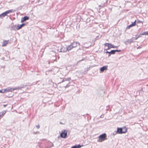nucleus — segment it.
<instances>
[{"mask_svg":"<svg viewBox=\"0 0 148 148\" xmlns=\"http://www.w3.org/2000/svg\"><path fill=\"white\" fill-rule=\"evenodd\" d=\"M127 131V128L124 127L122 128L117 127V134H122L126 133Z\"/></svg>","mask_w":148,"mask_h":148,"instance_id":"1","label":"nucleus"},{"mask_svg":"<svg viewBox=\"0 0 148 148\" xmlns=\"http://www.w3.org/2000/svg\"><path fill=\"white\" fill-rule=\"evenodd\" d=\"M106 134L105 133L100 135L99 136V140H98V141H99L100 142H101L104 141L106 139Z\"/></svg>","mask_w":148,"mask_h":148,"instance_id":"2","label":"nucleus"},{"mask_svg":"<svg viewBox=\"0 0 148 148\" xmlns=\"http://www.w3.org/2000/svg\"><path fill=\"white\" fill-rule=\"evenodd\" d=\"M12 12V10H9L3 13L2 14H0V18H3L5 16H6L8 14L11 13Z\"/></svg>","mask_w":148,"mask_h":148,"instance_id":"3","label":"nucleus"},{"mask_svg":"<svg viewBox=\"0 0 148 148\" xmlns=\"http://www.w3.org/2000/svg\"><path fill=\"white\" fill-rule=\"evenodd\" d=\"M67 134V131L66 130H62L61 133L60 134V136L63 138H65L66 137Z\"/></svg>","mask_w":148,"mask_h":148,"instance_id":"4","label":"nucleus"},{"mask_svg":"<svg viewBox=\"0 0 148 148\" xmlns=\"http://www.w3.org/2000/svg\"><path fill=\"white\" fill-rule=\"evenodd\" d=\"M135 40H136V39H135V38H134V37L132 38L125 41L124 43L126 45H127L128 44H130L131 43L133 42Z\"/></svg>","mask_w":148,"mask_h":148,"instance_id":"5","label":"nucleus"},{"mask_svg":"<svg viewBox=\"0 0 148 148\" xmlns=\"http://www.w3.org/2000/svg\"><path fill=\"white\" fill-rule=\"evenodd\" d=\"M29 18V17L27 16H24L22 18L21 20V22L23 23L26 21L28 20Z\"/></svg>","mask_w":148,"mask_h":148,"instance_id":"6","label":"nucleus"},{"mask_svg":"<svg viewBox=\"0 0 148 148\" xmlns=\"http://www.w3.org/2000/svg\"><path fill=\"white\" fill-rule=\"evenodd\" d=\"M26 24L27 23H23L20 25L18 24L17 25V30H19L21 29L24 26L26 25Z\"/></svg>","mask_w":148,"mask_h":148,"instance_id":"7","label":"nucleus"},{"mask_svg":"<svg viewBox=\"0 0 148 148\" xmlns=\"http://www.w3.org/2000/svg\"><path fill=\"white\" fill-rule=\"evenodd\" d=\"M77 44L79 45V42H73L71 43V45H72V46H73V48H75L77 46Z\"/></svg>","mask_w":148,"mask_h":148,"instance_id":"8","label":"nucleus"},{"mask_svg":"<svg viewBox=\"0 0 148 148\" xmlns=\"http://www.w3.org/2000/svg\"><path fill=\"white\" fill-rule=\"evenodd\" d=\"M67 51V49L66 47H61L60 51H59L60 52H66Z\"/></svg>","mask_w":148,"mask_h":148,"instance_id":"9","label":"nucleus"},{"mask_svg":"<svg viewBox=\"0 0 148 148\" xmlns=\"http://www.w3.org/2000/svg\"><path fill=\"white\" fill-rule=\"evenodd\" d=\"M147 32H145L143 33H140L139 35L137 37V38H135V39L137 40L138 38L139 37H141V35H147V34H146Z\"/></svg>","mask_w":148,"mask_h":148,"instance_id":"10","label":"nucleus"},{"mask_svg":"<svg viewBox=\"0 0 148 148\" xmlns=\"http://www.w3.org/2000/svg\"><path fill=\"white\" fill-rule=\"evenodd\" d=\"M10 28V29L11 30H17V25L16 26V25H13Z\"/></svg>","mask_w":148,"mask_h":148,"instance_id":"11","label":"nucleus"},{"mask_svg":"<svg viewBox=\"0 0 148 148\" xmlns=\"http://www.w3.org/2000/svg\"><path fill=\"white\" fill-rule=\"evenodd\" d=\"M107 67H108L107 66H103L100 68V71L101 72H103L105 70L107 69Z\"/></svg>","mask_w":148,"mask_h":148,"instance_id":"12","label":"nucleus"},{"mask_svg":"<svg viewBox=\"0 0 148 148\" xmlns=\"http://www.w3.org/2000/svg\"><path fill=\"white\" fill-rule=\"evenodd\" d=\"M83 146V145H81L80 144L78 145H75L72 146L71 148H80Z\"/></svg>","mask_w":148,"mask_h":148,"instance_id":"13","label":"nucleus"},{"mask_svg":"<svg viewBox=\"0 0 148 148\" xmlns=\"http://www.w3.org/2000/svg\"><path fill=\"white\" fill-rule=\"evenodd\" d=\"M5 92H12L14 90V88H6L5 89Z\"/></svg>","mask_w":148,"mask_h":148,"instance_id":"14","label":"nucleus"},{"mask_svg":"<svg viewBox=\"0 0 148 148\" xmlns=\"http://www.w3.org/2000/svg\"><path fill=\"white\" fill-rule=\"evenodd\" d=\"M9 40H4L3 43L2 44V46L3 47L5 46L8 43Z\"/></svg>","mask_w":148,"mask_h":148,"instance_id":"15","label":"nucleus"},{"mask_svg":"<svg viewBox=\"0 0 148 148\" xmlns=\"http://www.w3.org/2000/svg\"><path fill=\"white\" fill-rule=\"evenodd\" d=\"M66 48L67 51H69L71 50L73 48V47L71 44L70 45H69L68 46H67L66 47Z\"/></svg>","mask_w":148,"mask_h":148,"instance_id":"16","label":"nucleus"},{"mask_svg":"<svg viewBox=\"0 0 148 148\" xmlns=\"http://www.w3.org/2000/svg\"><path fill=\"white\" fill-rule=\"evenodd\" d=\"M6 110H3L0 112V116L4 115L6 112Z\"/></svg>","mask_w":148,"mask_h":148,"instance_id":"17","label":"nucleus"},{"mask_svg":"<svg viewBox=\"0 0 148 148\" xmlns=\"http://www.w3.org/2000/svg\"><path fill=\"white\" fill-rule=\"evenodd\" d=\"M70 85V82H67L66 83V84L65 86H64L63 87L65 88H67L69 87Z\"/></svg>","mask_w":148,"mask_h":148,"instance_id":"18","label":"nucleus"},{"mask_svg":"<svg viewBox=\"0 0 148 148\" xmlns=\"http://www.w3.org/2000/svg\"><path fill=\"white\" fill-rule=\"evenodd\" d=\"M48 144L49 145V146L50 147H51L53 146V144L50 142L48 141Z\"/></svg>","mask_w":148,"mask_h":148,"instance_id":"19","label":"nucleus"},{"mask_svg":"<svg viewBox=\"0 0 148 148\" xmlns=\"http://www.w3.org/2000/svg\"><path fill=\"white\" fill-rule=\"evenodd\" d=\"M23 88V87H20V86L16 87L14 88V90H16L21 89L22 88Z\"/></svg>","mask_w":148,"mask_h":148,"instance_id":"20","label":"nucleus"},{"mask_svg":"<svg viewBox=\"0 0 148 148\" xmlns=\"http://www.w3.org/2000/svg\"><path fill=\"white\" fill-rule=\"evenodd\" d=\"M136 20H135L134 22H132V24H131L133 26H134L136 25Z\"/></svg>","mask_w":148,"mask_h":148,"instance_id":"21","label":"nucleus"},{"mask_svg":"<svg viewBox=\"0 0 148 148\" xmlns=\"http://www.w3.org/2000/svg\"><path fill=\"white\" fill-rule=\"evenodd\" d=\"M68 81L67 78H64L63 79L62 81L61 82H60V83H63L65 82H66V81Z\"/></svg>","mask_w":148,"mask_h":148,"instance_id":"22","label":"nucleus"},{"mask_svg":"<svg viewBox=\"0 0 148 148\" xmlns=\"http://www.w3.org/2000/svg\"><path fill=\"white\" fill-rule=\"evenodd\" d=\"M133 27V26L131 25V24L130 25L127 26V27H126V29H128L132 27Z\"/></svg>","mask_w":148,"mask_h":148,"instance_id":"23","label":"nucleus"},{"mask_svg":"<svg viewBox=\"0 0 148 148\" xmlns=\"http://www.w3.org/2000/svg\"><path fill=\"white\" fill-rule=\"evenodd\" d=\"M115 53L114 50H112L110 51V54H115Z\"/></svg>","mask_w":148,"mask_h":148,"instance_id":"24","label":"nucleus"},{"mask_svg":"<svg viewBox=\"0 0 148 148\" xmlns=\"http://www.w3.org/2000/svg\"><path fill=\"white\" fill-rule=\"evenodd\" d=\"M112 44L111 43H106L104 44V45L105 46H107L108 47V46L110 45H111Z\"/></svg>","mask_w":148,"mask_h":148,"instance_id":"25","label":"nucleus"},{"mask_svg":"<svg viewBox=\"0 0 148 148\" xmlns=\"http://www.w3.org/2000/svg\"><path fill=\"white\" fill-rule=\"evenodd\" d=\"M5 92V90L4 89H3L1 90H0V92L1 93H4Z\"/></svg>","mask_w":148,"mask_h":148,"instance_id":"26","label":"nucleus"},{"mask_svg":"<svg viewBox=\"0 0 148 148\" xmlns=\"http://www.w3.org/2000/svg\"><path fill=\"white\" fill-rule=\"evenodd\" d=\"M112 44L111 45H109V46H108V47L107 49H106V50H108V49H110L112 48Z\"/></svg>","mask_w":148,"mask_h":148,"instance_id":"27","label":"nucleus"},{"mask_svg":"<svg viewBox=\"0 0 148 148\" xmlns=\"http://www.w3.org/2000/svg\"><path fill=\"white\" fill-rule=\"evenodd\" d=\"M112 48H117L118 46H115L112 44Z\"/></svg>","mask_w":148,"mask_h":148,"instance_id":"28","label":"nucleus"},{"mask_svg":"<svg viewBox=\"0 0 148 148\" xmlns=\"http://www.w3.org/2000/svg\"><path fill=\"white\" fill-rule=\"evenodd\" d=\"M114 51H115V53H116V52H120L121 51V50H115Z\"/></svg>","mask_w":148,"mask_h":148,"instance_id":"29","label":"nucleus"},{"mask_svg":"<svg viewBox=\"0 0 148 148\" xmlns=\"http://www.w3.org/2000/svg\"><path fill=\"white\" fill-rule=\"evenodd\" d=\"M26 86V85H21L20 86V87H23L22 88H25Z\"/></svg>","mask_w":148,"mask_h":148,"instance_id":"30","label":"nucleus"},{"mask_svg":"<svg viewBox=\"0 0 148 148\" xmlns=\"http://www.w3.org/2000/svg\"><path fill=\"white\" fill-rule=\"evenodd\" d=\"M136 23H142V21H140V20H138L137 21V22H136Z\"/></svg>","mask_w":148,"mask_h":148,"instance_id":"31","label":"nucleus"},{"mask_svg":"<svg viewBox=\"0 0 148 148\" xmlns=\"http://www.w3.org/2000/svg\"><path fill=\"white\" fill-rule=\"evenodd\" d=\"M117 134V131H115V132H114L113 133V134L114 135H116Z\"/></svg>","mask_w":148,"mask_h":148,"instance_id":"32","label":"nucleus"},{"mask_svg":"<svg viewBox=\"0 0 148 148\" xmlns=\"http://www.w3.org/2000/svg\"><path fill=\"white\" fill-rule=\"evenodd\" d=\"M64 82L63 83V85L64 86H65L66 85V83H67V82Z\"/></svg>","mask_w":148,"mask_h":148,"instance_id":"33","label":"nucleus"},{"mask_svg":"<svg viewBox=\"0 0 148 148\" xmlns=\"http://www.w3.org/2000/svg\"><path fill=\"white\" fill-rule=\"evenodd\" d=\"M40 125H37L36 126V127L37 128V129H39V128H40Z\"/></svg>","mask_w":148,"mask_h":148,"instance_id":"34","label":"nucleus"},{"mask_svg":"<svg viewBox=\"0 0 148 148\" xmlns=\"http://www.w3.org/2000/svg\"><path fill=\"white\" fill-rule=\"evenodd\" d=\"M67 80L68 81H69L71 79V78L70 77H68L67 78Z\"/></svg>","mask_w":148,"mask_h":148,"instance_id":"35","label":"nucleus"},{"mask_svg":"<svg viewBox=\"0 0 148 148\" xmlns=\"http://www.w3.org/2000/svg\"><path fill=\"white\" fill-rule=\"evenodd\" d=\"M106 53H109V54H110V52H109V51H107L106 52Z\"/></svg>","mask_w":148,"mask_h":148,"instance_id":"36","label":"nucleus"},{"mask_svg":"<svg viewBox=\"0 0 148 148\" xmlns=\"http://www.w3.org/2000/svg\"><path fill=\"white\" fill-rule=\"evenodd\" d=\"M141 48V47L139 46L137 47V49H138Z\"/></svg>","mask_w":148,"mask_h":148,"instance_id":"37","label":"nucleus"},{"mask_svg":"<svg viewBox=\"0 0 148 148\" xmlns=\"http://www.w3.org/2000/svg\"><path fill=\"white\" fill-rule=\"evenodd\" d=\"M7 105V104H6V105H4V104H3V106H4V107H5Z\"/></svg>","mask_w":148,"mask_h":148,"instance_id":"38","label":"nucleus"},{"mask_svg":"<svg viewBox=\"0 0 148 148\" xmlns=\"http://www.w3.org/2000/svg\"><path fill=\"white\" fill-rule=\"evenodd\" d=\"M111 54H109L108 55V57H109L110 56Z\"/></svg>","mask_w":148,"mask_h":148,"instance_id":"39","label":"nucleus"},{"mask_svg":"<svg viewBox=\"0 0 148 148\" xmlns=\"http://www.w3.org/2000/svg\"><path fill=\"white\" fill-rule=\"evenodd\" d=\"M146 32H147V33H146V34H147V35H148V32L147 31Z\"/></svg>","mask_w":148,"mask_h":148,"instance_id":"40","label":"nucleus"},{"mask_svg":"<svg viewBox=\"0 0 148 148\" xmlns=\"http://www.w3.org/2000/svg\"><path fill=\"white\" fill-rule=\"evenodd\" d=\"M137 35H136V37H135L134 38H137Z\"/></svg>","mask_w":148,"mask_h":148,"instance_id":"41","label":"nucleus"},{"mask_svg":"<svg viewBox=\"0 0 148 148\" xmlns=\"http://www.w3.org/2000/svg\"><path fill=\"white\" fill-rule=\"evenodd\" d=\"M100 117H102V116L101 115Z\"/></svg>","mask_w":148,"mask_h":148,"instance_id":"42","label":"nucleus"}]
</instances>
